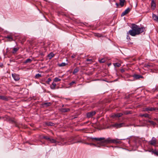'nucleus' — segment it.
<instances>
[{
    "mask_svg": "<svg viewBox=\"0 0 158 158\" xmlns=\"http://www.w3.org/2000/svg\"><path fill=\"white\" fill-rule=\"evenodd\" d=\"M145 29L144 27H139L138 26L133 23L131 25V29L129 31L128 33L131 36H134L143 32Z\"/></svg>",
    "mask_w": 158,
    "mask_h": 158,
    "instance_id": "f257e3e1",
    "label": "nucleus"
},
{
    "mask_svg": "<svg viewBox=\"0 0 158 158\" xmlns=\"http://www.w3.org/2000/svg\"><path fill=\"white\" fill-rule=\"evenodd\" d=\"M105 142H108L109 143H111L116 144L120 143H121V141H120L118 140L117 139H111L110 138L105 139Z\"/></svg>",
    "mask_w": 158,
    "mask_h": 158,
    "instance_id": "f03ea898",
    "label": "nucleus"
},
{
    "mask_svg": "<svg viewBox=\"0 0 158 158\" xmlns=\"http://www.w3.org/2000/svg\"><path fill=\"white\" fill-rule=\"evenodd\" d=\"M157 143V140L156 138L154 137L152 138L151 140L148 142L149 145L155 146Z\"/></svg>",
    "mask_w": 158,
    "mask_h": 158,
    "instance_id": "7ed1b4c3",
    "label": "nucleus"
},
{
    "mask_svg": "<svg viewBox=\"0 0 158 158\" xmlns=\"http://www.w3.org/2000/svg\"><path fill=\"white\" fill-rule=\"evenodd\" d=\"M8 120L10 122V123H12L15 124V126L16 127H18V124L16 122V121L14 120V119L13 118H9Z\"/></svg>",
    "mask_w": 158,
    "mask_h": 158,
    "instance_id": "20e7f679",
    "label": "nucleus"
},
{
    "mask_svg": "<svg viewBox=\"0 0 158 158\" xmlns=\"http://www.w3.org/2000/svg\"><path fill=\"white\" fill-rule=\"evenodd\" d=\"M124 125L123 123H115L113 125V127H115L117 128L123 127Z\"/></svg>",
    "mask_w": 158,
    "mask_h": 158,
    "instance_id": "39448f33",
    "label": "nucleus"
},
{
    "mask_svg": "<svg viewBox=\"0 0 158 158\" xmlns=\"http://www.w3.org/2000/svg\"><path fill=\"white\" fill-rule=\"evenodd\" d=\"M96 114L95 111H91L88 113L87 114V117L88 118H90L92 117Z\"/></svg>",
    "mask_w": 158,
    "mask_h": 158,
    "instance_id": "423d86ee",
    "label": "nucleus"
},
{
    "mask_svg": "<svg viewBox=\"0 0 158 158\" xmlns=\"http://www.w3.org/2000/svg\"><path fill=\"white\" fill-rule=\"evenodd\" d=\"M158 110V109L156 108H152V107H148L145 108L144 110L145 111H152L155 110Z\"/></svg>",
    "mask_w": 158,
    "mask_h": 158,
    "instance_id": "0eeeda50",
    "label": "nucleus"
},
{
    "mask_svg": "<svg viewBox=\"0 0 158 158\" xmlns=\"http://www.w3.org/2000/svg\"><path fill=\"white\" fill-rule=\"evenodd\" d=\"M131 10V9L129 8H128L124 11H123L121 15V16L122 17L127 14Z\"/></svg>",
    "mask_w": 158,
    "mask_h": 158,
    "instance_id": "6e6552de",
    "label": "nucleus"
},
{
    "mask_svg": "<svg viewBox=\"0 0 158 158\" xmlns=\"http://www.w3.org/2000/svg\"><path fill=\"white\" fill-rule=\"evenodd\" d=\"M12 75L15 80L18 81L19 79L20 78L19 75L16 74H12Z\"/></svg>",
    "mask_w": 158,
    "mask_h": 158,
    "instance_id": "1a4fd4ad",
    "label": "nucleus"
},
{
    "mask_svg": "<svg viewBox=\"0 0 158 158\" xmlns=\"http://www.w3.org/2000/svg\"><path fill=\"white\" fill-rule=\"evenodd\" d=\"M132 76L136 80L139 79L140 78H143V76L138 74H135Z\"/></svg>",
    "mask_w": 158,
    "mask_h": 158,
    "instance_id": "9d476101",
    "label": "nucleus"
},
{
    "mask_svg": "<svg viewBox=\"0 0 158 158\" xmlns=\"http://www.w3.org/2000/svg\"><path fill=\"white\" fill-rule=\"evenodd\" d=\"M90 139L92 140V141H93L94 140H95L96 141H101V140H103L105 139L104 138H92L91 137Z\"/></svg>",
    "mask_w": 158,
    "mask_h": 158,
    "instance_id": "9b49d317",
    "label": "nucleus"
},
{
    "mask_svg": "<svg viewBox=\"0 0 158 158\" xmlns=\"http://www.w3.org/2000/svg\"><path fill=\"white\" fill-rule=\"evenodd\" d=\"M123 114L122 113H118L115 114H114L111 116L113 118H114L115 117H120L123 115Z\"/></svg>",
    "mask_w": 158,
    "mask_h": 158,
    "instance_id": "f8f14e48",
    "label": "nucleus"
},
{
    "mask_svg": "<svg viewBox=\"0 0 158 158\" xmlns=\"http://www.w3.org/2000/svg\"><path fill=\"white\" fill-rule=\"evenodd\" d=\"M6 38L7 39V40L9 41H11L14 40L13 38L11 35H7Z\"/></svg>",
    "mask_w": 158,
    "mask_h": 158,
    "instance_id": "ddd939ff",
    "label": "nucleus"
},
{
    "mask_svg": "<svg viewBox=\"0 0 158 158\" xmlns=\"http://www.w3.org/2000/svg\"><path fill=\"white\" fill-rule=\"evenodd\" d=\"M148 151L149 152H152V153H153L155 155H156L157 156H158V152L156 150H153L152 149H150L148 150Z\"/></svg>",
    "mask_w": 158,
    "mask_h": 158,
    "instance_id": "4468645a",
    "label": "nucleus"
},
{
    "mask_svg": "<svg viewBox=\"0 0 158 158\" xmlns=\"http://www.w3.org/2000/svg\"><path fill=\"white\" fill-rule=\"evenodd\" d=\"M156 6V4L152 0L151 2V8L153 10H154L155 9Z\"/></svg>",
    "mask_w": 158,
    "mask_h": 158,
    "instance_id": "2eb2a0df",
    "label": "nucleus"
},
{
    "mask_svg": "<svg viewBox=\"0 0 158 158\" xmlns=\"http://www.w3.org/2000/svg\"><path fill=\"white\" fill-rule=\"evenodd\" d=\"M70 111V109L69 108H61L60 109V111L62 112H66Z\"/></svg>",
    "mask_w": 158,
    "mask_h": 158,
    "instance_id": "dca6fc26",
    "label": "nucleus"
},
{
    "mask_svg": "<svg viewBox=\"0 0 158 158\" xmlns=\"http://www.w3.org/2000/svg\"><path fill=\"white\" fill-rule=\"evenodd\" d=\"M104 141H102L98 143L101 146H104L105 145V143H109L108 142H105V140L104 139Z\"/></svg>",
    "mask_w": 158,
    "mask_h": 158,
    "instance_id": "f3484780",
    "label": "nucleus"
},
{
    "mask_svg": "<svg viewBox=\"0 0 158 158\" xmlns=\"http://www.w3.org/2000/svg\"><path fill=\"white\" fill-rule=\"evenodd\" d=\"M119 4L121 7H123L124 5V3L125 2V0H119Z\"/></svg>",
    "mask_w": 158,
    "mask_h": 158,
    "instance_id": "a211bd4d",
    "label": "nucleus"
},
{
    "mask_svg": "<svg viewBox=\"0 0 158 158\" xmlns=\"http://www.w3.org/2000/svg\"><path fill=\"white\" fill-rule=\"evenodd\" d=\"M79 70V69L78 67H77L74 69L73 73V74H75L77 73Z\"/></svg>",
    "mask_w": 158,
    "mask_h": 158,
    "instance_id": "6ab92c4d",
    "label": "nucleus"
},
{
    "mask_svg": "<svg viewBox=\"0 0 158 158\" xmlns=\"http://www.w3.org/2000/svg\"><path fill=\"white\" fill-rule=\"evenodd\" d=\"M146 121L147 122L149 123L153 126H155V125L156 124V123L153 121L148 120H146Z\"/></svg>",
    "mask_w": 158,
    "mask_h": 158,
    "instance_id": "aec40b11",
    "label": "nucleus"
},
{
    "mask_svg": "<svg viewBox=\"0 0 158 158\" xmlns=\"http://www.w3.org/2000/svg\"><path fill=\"white\" fill-rule=\"evenodd\" d=\"M56 85L55 83L53 82L52 85L50 86V88L51 89H55Z\"/></svg>",
    "mask_w": 158,
    "mask_h": 158,
    "instance_id": "412c9836",
    "label": "nucleus"
},
{
    "mask_svg": "<svg viewBox=\"0 0 158 158\" xmlns=\"http://www.w3.org/2000/svg\"><path fill=\"white\" fill-rule=\"evenodd\" d=\"M114 65L115 67H119L121 65V64L118 62H116L114 63Z\"/></svg>",
    "mask_w": 158,
    "mask_h": 158,
    "instance_id": "4be33fe9",
    "label": "nucleus"
},
{
    "mask_svg": "<svg viewBox=\"0 0 158 158\" xmlns=\"http://www.w3.org/2000/svg\"><path fill=\"white\" fill-rule=\"evenodd\" d=\"M139 116L141 117H145L149 118V115L148 114H140L139 115Z\"/></svg>",
    "mask_w": 158,
    "mask_h": 158,
    "instance_id": "5701e85b",
    "label": "nucleus"
},
{
    "mask_svg": "<svg viewBox=\"0 0 158 158\" xmlns=\"http://www.w3.org/2000/svg\"><path fill=\"white\" fill-rule=\"evenodd\" d=\"M54 56V54L52 52L50 53L48 55V56L49 58L50 59H51Z\"/></svg>",
    "mask_w": 158,
    "mask_h": 158,
    "instance_id": "b1692460",
    "label": "nucleus"
},
{
    "mask_svg": "<svg viewBox=\"0 0 158 158\" xmlns=\"http://www.w3.org/2000/svg\"><path fill=\"white\" fill-rule=\"evenodd\" d=\"M67 64L65 63H62L61 64H58V65L59 67H63L64 66Z\"/></svg>",
    "mask_w": 158,
    "mask_h": 158,
    "instance_id": "393cba45",
    "label": "nucleus"
},
{
    "mask_svg": "<svg viewBox=\"0 0 158 158\" xmlns=\"http://www.w3.org/2000/svg\"><path fill=\"white\" fill-rule=\"evenodd\" d=\"M46 124L48 126H54V124L53 123L51 122L46 123Z\"/></svg>",
    "mask_w": 158,
    "mask_h": 158,
    "instance_id": "a878e982",
    "label": "nucleus"
},
{
    "mask_svg": "<svg viewBox=\"0 0 158 158\" xmlns=\"http://www.w3.org/2000/svg\"><path fill=\"white\" fill-rule=\"evenodd\" d=\"M75 138L73 137H72L71 138V140L69 139V142L71 143V144H73V143H76V142H73L74 140H75Z\"/></svg>",
    "mask_w": 158,
    "mask_h": 158,
    "instance_id": "bb28decb",
    "label": "nucleus"
},
{
    "mask_svg": "<svg viewBox=\"0 0 158 158\" xmlns=\"http://www.w3.org/2000/svg\"><path fill=\"white\" fill-rule=\"evenodd\" d=\"M19 50V48H14L13 49V51L12 52V53H15Z\"/></svg>",
    "mask_w": 158,
    "mask_h": 158,
    "instance_id": "cd10ccee",
    "label": "nucleus"
},
{
    "mask_svg": "<svg viewBox=\"0 0 158 158\" xmlns=\"http://www.w3.org/2000/svg\"><path fill=\"white\" fill-rule=\"evenodd\" d=\"M1 99L5 101H7L8 100V98L4 96H1Z\"/></svg>",
    "mask_w": 158,
    "mask_h": 158,
    "instance_id": "c85d7f7f",
    "label": "nucleus"
},
{
    "mask_svg": "<svg viewBox=\"0 0 158 158\" xmlns=\"http://www.w3.org/2000/svg\"><path fill=\"white\" fill-rule=\"evenodd\" d=\"M43 105L46 106H50L51 105V102H46L44 103Z\"/></svg>",
    "mask_w": 158,
    "mask_h": 158,
    "instance_id": "c756f323",
    "label": "nucleus"
},
{
    "mask_svg": "<svg viewBox=\"0 0 158 158\" xmlns=\"http://www.w3.org/2000/svg\"><path fill=\"white\" fill-rule=\"evenodd\" d=\"M32 60L30 58L27 59L24 62L25 63H30L31 62Z\"/></svg>",
    "mask_w": 158,
    "mask_h": 158,
    "instance_id": "7c9ffc66",
    "label": "nucleus"
},
{
    "mask_svg": "<svg viewBox=\"0 0 158 158\" xmlns=\"http://www.w3.org/2000/svg\"><path fill=\"white\" fill-rule=\"evenodd\" d=\"M42 76L41 74H36L35 76V78L36 79H38Z\"/></svg>",
    "mask_w": 158,
    "mask_h": 158,
    "instance_id": "2f4dec72",
    "label": "nucleus"
},
{
    "mask_svg": "<svg viewBox=\"0 0 158 158\" xmlns=\"http://www.w3.org/2000/svg\"><path fill=\"white\" fill-rule=\"evenodd\" d=\"M52 143H56V140L53 139H50V140H49Z\"/></svg>",
    "mask_w": 158,
    "mask_h": 158,
    "instance_id": "473e14b6",
    "label": "nucleus"
},
{
    "mask_svg": "<svg viewBox=\"0 0 158 158\" xmlns=\"http://www.w3.org/2000/svg\"><path fill=\"white\" fill-rule=\"evenodd\" d=\"M61 80V79L59 78L58 77H56L54 78V81L55 82H58L60 81Z\"/></svg>",
    "mask_w": 158,
    "mask_h": 158,
    "instance_id": "72a5a7b5",
    "label": "nucleus"
},
{
    "mask_svg": "<svg viewBox=\"0 0 158 158\" xmlns=\"http://www.w3.org/2000/svg\"><path fill=\"white\" fill-rule=\"evenodd\" d=\"M106 60L104 58L102 59H101L99 60L100 63H103L105 62Z\"/></svg>",
    "mask_w": 158,
    "mask_h": 158,
    "instance_id": "f704fd0d",
    "label": "nucleus"
},
{
    "mask_svg": "<svg viewBox=\"0 0 158 158\" xmlns=\"http://www.w3.org/2000/svg\"><path fill=\"white\" fill-rule=\"evenodd\" d=\"M43 138L45 139H46L48 140L49 141V140H50V138H49V137H48V136H44L43 137Z\"/></svg>",
    "mask_w": 158,
    "mask_h": 158,
    "instance_id": "c9c22d12",
    "label": "nucleus"
},
{
    "mask_svg": "<svg viewBox=\"0 0 158 158\" xmlns=\"http://www.w3.org/2000/svg\"><path fill=\"white\" fill-rule=\"evenodd\" d=\"M95 36H96L98 37H103V36H102V34H98V33L96 35H95Z\"/></svg>",
    "mask_w": 158,
    "mask_h": 158,
    "instance_id": "e433bc0d",
    "label": "nucleus"
},
{
    "mask_svg": "<svg viewBox=\"0 0 158 158\" xmlns=\"http://www.w3.org/2000/svg\"><path fill=\"white\" fill-rule=\"evenodd\" d=\"M76 83V82L75 81H73L71 82V83H70L69 84V85L70 86H72L73 85V84H75Z\"/></svg>",
    "mask_w": 158,
    "mask_h": 158,
    "instance_id": "4c0bfd02",
    "label": "nucleus"
},
{
    "mask_svg": "<svg viewBox=\"0 0 158 158\" xmlns=\"http://www.w3.org/2000/svg\"><path fill=\"white\" fill-rule=\"evenodd\" d=\"M51 81V79L49 78L48 79V80L46 81V82L48 84H49V82Z\"/></svg>",
    "mask_w": 158,
    "mask_h": 158,
    "instance_id": "58836bf2",
    "label": "nucleus"
},
{
    "mask_svg": "<svg viewBox=\"0 0 158 158\" xmlns=\"http://www.w3.org/2000/svg\"><path fill=\"white\" fill-rule=\"evenodd\" d=\"M89 145L91 146H94L97 147V146L95 144L93 143H90L89 144Z\"/></svg>",
    "mask_w": 158,
    "mask_h": 158,
    "instance_id": "ea45409f",
    "label": "nucleus"
},
{
    "mask_svg": "<svg viewBox=\"0 0 158 158\" xmlns=\"http://www.w3.org/2000/svg\"><path fill=\"white\" fill-rule=\"evenodd\" d=\"M120 70L122 73H123L125 71L124 69H120Z\"/></svg>",
    "mask_w": 158,
    "mask_h": 158,
    "instance_id": "a19ab883",
    "label": "nucleus"
},
{
    "mask_svg": "<svg viewBox=\"0 0 158 158\" xmlns=\"http://www.w3.org/2000/svg\"><path fill=\"white\" fill-rule=\"evenodd\" d=\"M86 61H90V62H91V61H92V60L91 59H86Z\"/></svg>",
    "mask_w": 158,
    "mask_h": 158,
    "instance_id": "79ce46f5",
    "label": "nucleus"
},
{
    "mask_svg": "<svg viewBox=\"0 0 158 158\" xmlns=\"http://www.w3.org/2000/svg\"><path fill=\"white\" fill-rule=\"evenodd\" d=\"M76 57V55H72L71 56V57L72 58H74Z\"/></svg>",
    "mask_w": 158,
    "mask_h": 158,
    "instance_id": "37998d69",
    "label": "nucleus"
},
{
    "mask_svg": "<svg viewBox=\"0 0 158 158\" xmlns=\"http://www.w3.org/2000/svg\"><path fill=\"white\" fill-rule=\"evenodd\" d=\"M116 5H117V6H118V4L117 3H116Z\"/></svg>",
    "mask_w": 158,
    "mask_h": 158,
    "instance_id": "c03bdc74",
    "label": "nucleus"
},
{
    "mask_svg": "<svg viewBox=\"0 0 158 158\" xmlns=\"http://www.w3.org/2000/svg\"><path fill=\"white\" fill-rule=\"evenodd\" d=\"M86 144H88V145H89V143H86Z\"/></svg>",
    "mask_w": 158,
    "mask_h": 158,
    "instance_id": "a18cd8bd",
    "label": "nucleus"
},
{
    "mask_svg": "<svg viewBox=\"0 0 158 158\" xmlns=\"http://www.w3.org/2000/svg\"><path fill=\"white\" fill-rule=\"evenodd\" d=\"M156 89L158 90V85L157 86Z\"/></svg>",
    "mask_w": 158,
    "mask_h": 158,
    "instance_id": "49530a36",
    "label": "nucleus"
},
{
    "mask_svg": "<svg viewBox=\"0 0 158 158\" xmlns=\"http://www.w3.org/2000/svg\"><path fill=\"white\" fill-rule=\"evenodd\" d=\"M156 120L157 121H158V119H156Z\"/></svg>",
    "mask_w": 158,
    "mask_h": 158,
    "instance_id": "de8ad7c7",
    "label": "nucleus"
},
{
    "mask_svg": "<svg viewBox=\"0 0 158 158\" xmlns=\"http://www.w3.org/2000/svg\"><path fill=\"white\" fill-rule=\"evenodd\" d=\"M1 29H2L1 28V30H0L1 32V31H2Z\"/></svg>",
    "mask_w": 158,
    "mask_h": 158,
    "instance_id": "09e8293b",
    "label": "nucleus"
},
{
    "mask_svg": "<svg viewBox=\"0 0 158 158\" xmlns=\"http://www.w3.org/2000/svg\"><path fill=\"white\" fill-rule=\"evenodd\" d=\"M41 55H43V54H41Z\"/></svg>",
    "mask_w": 158,
    "mask_h": 158,
    "instance_id": "8fccbe9b",
    "label": "nucleus"
}]
</instances>
